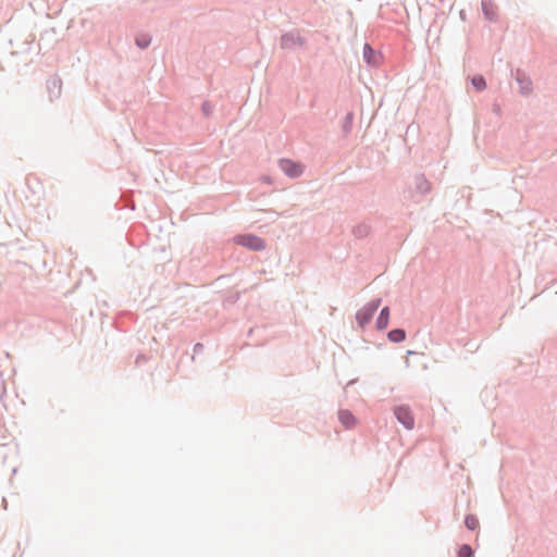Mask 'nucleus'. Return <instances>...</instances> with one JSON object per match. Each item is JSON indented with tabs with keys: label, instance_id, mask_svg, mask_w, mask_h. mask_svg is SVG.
Listing matches in <instances>:
<instances>
[{
	"label": "nucleus",
	"instance_id": "obj_1",
	"mask_svg": "<svg viewBox=\"0 0 557 557\" xmlns=\"http://www.w3.org/2000/svg\"><path fill=\"white\" fill-rule=\"evenodd\" d=\"M381 304L380 299L372 300L366 306H363L356 314L357 322L360 327L366 326L374 315L375 311L377 310L379 306Z\"/></svg>",
	"mask_w": 557,
	"mask_h": 557
},
{
	"label": "nucleus",
	"instance_id": "obj_2",
	"mask_svg": "<svg viewBox=\"0 0 557 557\" xmlns=\"http://www.w3.org/2000/svg\"><path fill=\"white\" fill-rule=\"evenodd\" d=\"M235 243L252 250H261L264 248V242L255 235H238L234 238Z\"/></svg>",
	"mask_w": 557,
	"mask_h": 557
},
{
	"label": "nucleus",
	"instance_id": "obj_3",
	"mask_svg": "<svg viewBox=\"0 0 557 557\" xmlns=\"http://www.w3.org/2000/svg\"><path fill=\"white\" fill-rule=\"evenodd\" d=\"M397 420L407 429L412 430L414 426V418L411 410L406 406H399L395 409Z\"/></svg>",
	"mask_w": 557,
	"mask_h": 557
},
{
	"label": "nucleus",
	"instance_id": "obj_4",
	"mask_svg": "<svg viewBox=\"0 0 557 557\" xmlns=\"http://www.w3.org/2000/svg\"><path fill=\"white\" fill-rule=\"evenodd\" d=\"M280 166L282 171L290 177H297L302 173L301 165L290 160H281Z\"/></svg>",
	"mask_w": 557,
	"mask_h": 557
},
{
	"label": "nucleus",
	"instance_id": "obj_5",
	"mask_svg": "<svg viewBox=\"0 0 557 557\" xmlns=\"http://www.w3.org/2000/svg\"><path fill=\"white\" fill-rule=\"evenodd\" d=\"M338 419L347 429L354 428L357 423L356 418L348 410H341L338 413Z\"/></svg>",
	"mask_w": 557,
	"mask_h": 557
},
{
	"label": "nucleus",
	"instance_id": "obj_6",
	"mask_svg": "<svg viewBox=\"0 0 557 557\" xmlns=\"http://www.w3.org/2000/svg\"><path fill=\"white\" fill-rule=\"evenodd\" d=\"M389 321V309L387 307L383 308L380 312L379 318L376 319V327L379 330H383L387 326Z\"/></svg>",
	"mask_w": 557,
	"mask_h": 557
},
{
	"label": "nucleus",
	"instance_id": "obj_7",
	"mask_svg": "<svg viewBox=\"0 0 557 557\" xmlns=\"http://www.w3.org/2000/svg\"><path fill=\"white\" fill-rule=\"evenodd\" d=\"M387 336H388L389 341L395 342V343H400L406 338V333L401 329H395V330H392Z\"/></svg>",
	"mask_w": 557,
	"mask_h": 557
},
{
	"label": "nucleus",
	"instance_id": "obj_8",
	"mask_svg": "<svg viewBox=\"0 0 557 557\" xmlns=\"http://www.w3.org/2000/svg\"><path fill=\"white\" fill-rule=\"evenodd\" d=\"M482 8L487 18L492 20L496 14V8L491 1H483Z\"/></svg>",
	"mask_w": 557,
	"mask_h": 557
},
{
	"label": "nucleus",
	"instance_id": "obj_9",
	"mask_svg": "<svg viewBox=\"0 0 557 557\" xmlns=\"http://www.w3.org/2000/svg\"><path fill=\"white\" fill-rule=\"evenodd\" d=\"M472 85L479 91L485 89V87H486L485 79L483 78V76H480V75L474 76L472 78Z\"/></svg>",
	"mask_w": 557,
	"mask_h": 557
},
{
	"label": "nucleus",
	"instance_id": "obj_10",
	"mask_svg": "<svg viewBox=\"0 0 557 557\" xmlns=\"http://www.w3.org/2000/svg\"><path fill=\"white\" fill-rule=\"evenodd\" d=\"M465 523L469 530H475L479 527V520L473 515L467 516Z\"/></svg>",
	"mask_w": 557,
	"mask_h": 557
},
{
	"label": "nucleus",
	"instance_id": "obj_11",
	"mask_svg": "<svg viewBox=\"0 0 557 557\" xmlns=\"http://www.w3.org/2000/svg\"><path fill=\"white\" fill-rule=\"evenodd\" d=\"M473 552L469 545H462L458 552V557H472Z\"/></svg>",
	"mask_w": 557,
	"mask_h": 557
},
{
	"label": "nucleus",
	"instance_id": "obj_12",
	"mask_svg": "<svg viewBox=\"0 0 557 557\" xmlns=\"http://www.w3.org/2000/svg\"><path fill=\"white\" fill-rule=\"evenodd\" d=\"M148 44H149V40H139V39L137 40V45H138L139 47H141V48L147 47V46H148Z\"/></svg>",
	"mask_w": 557,
	"mask_h": 557
},
{
	"label": "nucleus",
	"instance_id": "obj_13",
	"mask_svg": "<svg viewBox=\"0 0 557 557\" xmlns=\"http://www.w3.org/2000/svg\"><path fill=\"white\" fill-rule=\"evenodd\" d=\"M368 52H372V49H371V47H370V46L366 45V46H364V55H366V57H367V53H368Z\"/></svg>",
	"mask_w": 557,
	"mask_h": 557
},
{
	"label": "nucleus",
	"instance_id": "obj_14",
	"mask_svg": "<svg viewBox=\"0 0 557 557\" xmlns=\"http://www.w3.org/2000/svg\"><path fill=\"white\" fill-rule=\"evenodd\" d=\"M3 504H4V509H7V500L3 499Z\"/></svg>",
	"mask_w": 557,
	"mask_h": 557
}]
</instances>
